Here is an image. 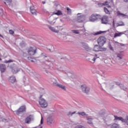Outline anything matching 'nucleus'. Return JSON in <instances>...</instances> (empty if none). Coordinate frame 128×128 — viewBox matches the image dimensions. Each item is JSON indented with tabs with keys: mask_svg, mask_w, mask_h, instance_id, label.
<instances>
[{
	"mask_svg": "<svg viewBox=\"0 0 128 128\" xmlns=\"http://www.w3.org/2000/svg\"><path fill=\"white\" fill-rule=\"evenodd\" d=\"M44 64L46 66H44V65L42 66L41 70L43 72H45L46 74H48V72H50L49 70L50 68H52V66H54V63L48 60H46L44 62Z\"/></svg>",
	"mask_w": 128,
	"mask_h": 128,
	"instance_id": "1",
	"label": "nucleus"
},
{
	"mask_svg": "<svg viewBox=\"0 0 128 128\" xmlns=\"http://www.w3.org/2000/svg\"><path fill=\"white\" fill-rule=\"evenodd\" d=\"M28 52L30 56H34L38 52V49L36 46H30L28 48Z\"/></svg>",
	"mask_w": 128,
	"mask_h": 128,
	"instance_id": "2",
	"label": "nucleus"
},
{
	"mask_svg": "<svg viewBox=\"0 0 128 128\" xmlns=\"http://www.w3.org/2000/svg\"><path fill=\"white\" fill-rule=\"evenodd\" d=\"M101 18H102V16L100 14H92L90 16L89 20H90V22H94L98 20H100Z\"/></svg>",
	"mask_w": 128,
	"mask_h": 128,
	"instance_id": "3",
	"label": "nucleus"
},
{
	"mask_svg": "<svg viewBox=\"0 0 128 128\" xmlns=\"http://www.w3.org/2000/svg\"><path fill=\"white\" fill-rule=\"evenodd\" d=\"M97 42L99 46H102L106 42V38L104 36H100L98 38Z\"/></svg>",
	"mask_w": 128,
	"mask_h": 128,
	"instance_id": "4",
	"label": "nucleus"
},
{
	"mask_svg": "<svg viewBox=\"0 0 128 128\" xmlns=\"http://www.w3.org/2000/svg\"><path fill=\"white\" fill-rule=\"evenodd\" d=\"M102 46H100V45H95L93 50L94 52H106V48H102Z\"/></svg>",
	"mask_w": 128,
	"mask_h": 128,
	"instance_id": "5",
	"label": "nucleus"
},
{
	"mask_svg": "<svg viewBox=\"0 0 128 128\" xmlns=\"http://www.w3.org/2000/svg\"><path fill=\"white\" fill-rule=\"evenodd\" d=\"M39 104L41 106V108H46L48 106V102L44 98H42V96L40 97V99L39 100Z\"/></svg>",
	"mask_w": 128,
	"mask_h": 128,
	"instance_id": "6",
	"label": "nucleus"
},
{
	"mask_svg": "<svg viewBox=\"0 0 128 128\" xmlns=\"http://www.w3.org/2000/svg\"><path fill=\"white\" fill-rule=\"evenodd\" d=\"M124 56V52L121 51L116 54V60H122V58Z\"/></svg>",
	"mask_w": 128,
	"mask_h": 128,
	"instance_id": "7",
	"label": "nucleus"
},
{
	"mask_svg": "<svg viewBox=\"0 0 128 128\" xmlns=\"http://www.w3.org/2000/svg\"><path fill=\"white\" fill-rule=\"evenodd\" d=\"M24 112H26V106H22L18 110L16 111V114L18 116H20V114H22Z\"/></svg>",
	"mask_w": 128,
	"mask_h": 128,
	"instance_id": "8",
	"label": "nucleus"
},
{
	"mask_svg": "<svg viewBox=\"0 0 128 128\" xmlns=\"http://www.w3.org/2000/svg\"><path fill=\"white\" fill-rule=\"evenodd\" d=\"M86 16L84 15L78 16L76 18V22H84V20H86Z\"/></svg>",
	"mask_w": 128,
	"mask_h": 128,
	"instance_id": "9",
	"label": "nucleus"
},
{
	"mask_svg": "<svg viewBox=\"0 0 128 128\" xmlns=\"http://www.w3.org/2000/svg\"><path fill=\"white\" fill-rule=\"evenodd\" d=\"M82 88L83 92L85 94H88L90 92V87L86 86V85H82Z\"/></svg>",
	"mask_w": 128,
	"mask_h": 128,
	"instance_id": "10",
	"label": "nucleus"
},
{
	"mask_svg": "<svg viewBox=\"0 0 128 128\" xmlns=\"http://www.w3.org/2000/svg\"><path fill=\"white\" fill-rule=\"evenodd\" d=\"M80 44H82V46L83 47V48H84V50H86L87 52H90V50H92V48L88 46V45L86 44V43L81 42Z\"/></svg>",
	"mask_w": 128,
	"mask_h": 128,
	"instance_id": "11",
	"label": "nucleus"
},
{
	"mask_svg": "<svg viewBox=\"0 0 128 128\" xmlns=\"http://www.w3.org/2000/svg\"><path fill=\"white\" fill-rule=\"evenodd\" d=\"M102 24H106L108 22V16H104L101 18Z\"/></svg>",
	"mask_w": 128,
	"mask_h": 128,
	"instance_id": "12",
	"label": "nucleus"
},
{
	"mask_svg": "<svg viewBox=\"0 0 128 128\" xmlns=\"http://www.w3.org/2000/svg\"><path fill=\"white\" fill-rule=\"evenodd\" d=\"M32 120H34V116L30 115L25 119L26 124H30Z\"/></svg>",
	"mask_w": 128,
	"mask_h": 128,
	"instance_id": "13",
	"label": "nucleus"
},
{
	"mask_svg": "<svg viewBox=\"0 0 128 128\" xmlns=\"http://www.w3.org/2000/svg\"><path fill=\"white\" fill-rule=\"evenodd\" d=\"M54 123V120L52 116H48L47 118V124H48L50 125Z\"/></svg>",
	"mask_w": 128,
	"mask_h": 128,
	"instance_id": "14",
	"label": "nucleus"
},
{
	"mask_svg": "<svg viewBox=\"0 0 128 128\" xmlns=\"http://www.w3.org/2000/svg\"><path fill=\"white\" fill-rule=\"evenodd\" d=\"M6 66L4 64H0V72L2 74H4V72H6Z\"/></svg>",
	"mask_w": 128,
	"mask_h": 128,
	"instance_id": "15",
	"label": "nucleus"
},
{
	"mask_svg": "<svg viewBox=\"0 0 128 128\" xmlns=\"http://www.w3.org/2000/svg\"><path fill=\"white\" fill-rule=\"evenodd\" d=\"M30 12L32 14H34L36 16V10L34 8V6H30Z\"/></svg>",
	"mask_w": 128,
	"mask_h": 128,
	"instance_id": "16",
	"label": "nucleus"
},
{
	"mask_svg": "<svg viewBox=\"0 0 128 128\" xmlns=\"http://www.w3.org/2000/svg\"><path fill=\"white\" fill-rule=\"evenodd\" d=\"M20 68H18L16 67L13 68L12 70V72L14 74H18V72H20Z\"/></svg>",
	"mask_w": 128,
	"mask_h": 128,
	"instance_id": "17",
	"label": "nucleus"
},
{
	"mask_svg": "<svg viewBox=\"0 0 128 128\" xmlns=\"http://www.w3.org/2000/svg\"><path fill=\"white\" fill-rule=\"evenodd\" d=\"M47 26L48 28L50 30L53 32H56V33H58V30H56L55 28H54L52 26H51L50 25H47Z\"/></svg>",
	"mask_w": 128,
	"mask_h": 128,
	"instance_id": "18",
	"label": "nucleus"
},
{
	"mask_svg": "<svg viewBox=\"0 0 128 128\" xmlns=\"http://www.w3.org/2000/svg\"><path fill=\"white\" fill-rule=\"evenodd\" d=\"M116 16H120L121 18H126V15L122 13V12L120 11H117V12H116Z\"/></svg>",
	"mask_w": 128,
	"mask_h": 128,
	"instance_id": "19",
	"label": "nucleus"
},
{
	"mask_svg": "<svg viewBox=\"0 0 128 128\" xmlns=\"http://www.w3.org/2000/svg\"><path fill=\"white\" fill-rule=\"evenodd\" d=\"M16 77L14 76H10L9 78V82H12V84H14V82H16Z\"/></svg>",
	"mask_w": 128,
	"mask_h": 128,
	"instance_id": "20",
	"label": "nucleus"
},
{
	"mask_svg": "<svg viewBox=\"0 0 128 128\" xmlns=\"http://www.w3.org/2000/svg\"><path fill=\"white\" fill-rule=\"evenodd\" d=\"M124 26V22L122 23H116L114 24V22H113V26H114V28H118V26Z\"/></svg>",
	"mask_w": 128,
	"mask_h": 128,
	"instance_id": "21",
	"label": "nucleus"
},
{
	"mask_svg": "<svg viewBox=\"0 0 128 128\" xmlns=\"http://www.w3.org/2000/svg\"><path fill=\"white\" fill-rule=\"evenodd\" d=\"M56 86H58L60 88L64 90H66V86L64 85L58 84H56Z\"/></svg>",
	"mask_w": 128,
	"mask_h": 128,
	"instance_id": "22",
	"label": "nucleus"
},
{
	"mask_svg": "<svg viewBox=\"0 0 128 128\" xmlns=\"http://www.w3.org/2000/svg\"><path fill=\"white\" fill-rule=\"evenodd\" d=\"M104 114H106V112H104L100 111L98 113V116H101L102 118H103V120H104Z\"/></svg>",
	"mask_w": 128,
	"mask_h": 128,
	"instance_id": "23",
	"label": "nucleus"
},
{
	"mask_svg": "<svg viewBox=\"0 0 128 128\" xmlns=\"http://www.w3.org/2000/svg\"><path fill=\"white\" fill-rule=\"evenodd\" d=\"M86 119L88 120V124H93L92 120H94V118H89V117H86Z\"/></svg>",
	"mask_w": 128,
	"mask_h": 128,
	"instance_id": "24",
	"label": "nucleus"
},
{
	"mask_svg": "<svg viewBox=\"0 0 128 128\" xmlns=\"http://www.w3.org/2000/svg\"><path fill=\"white\" fill-rule=\"evenodd\" d=\"M114 120H121L122 122H123L124 120V118L122 117H118V116H114Z\"/></svg>",
	"mask_w": 128,
	"mask_h": 128,
	"instance_id": "25",
	"label": "nucleus"
},
{
	"mask_svg": "<svg viewBox=\"0 0 128 128\" xmlns=\"http://www.w3.org/2000/svg\"><path fill=\"white\" fill-rule=\"evenodd\" d=\"M109 4H110V3L106 1L104 2L102 4V5L103 6H107V8H110V6H108Z\"/></svg>",
	"mask_w": 128,
	"mask_h": 128,
	"instance_id": "26",
	"label": "nucleus"
},
{
	"mask_svg": "<svg viewBox=\"0 0 128 128\" xmlns=\"http://www.w3.org/2000/svg\"><path fill=\"white\" fill-rule=\"evenodd\" d=\"M124 34V32L116 33L114 34V38H118V36H122Z\"/></svg>",
	"mask_w": 128,
	"mask_h": 128,
	"instance_id": "27",
	"label": "nucleus"
},
{
	"mask_svg": "<svg viewBox=\"0 0 128 128\" xmlns=\"http://www.w3.org/2000/svg\"><path fill=\"white\" fill-rule=\"evenodd\" d=\"M12 2V0H4V4H6V6H9L10 4Z\"/></svg>",
	"mask_w": 128,
	"mask_h": 128,
	"instance_id": "28",
	"label": "nucleus"
},
{
	"mask_svg": "<svg viewBox=\"0 0 128 128\" xmlns=\"http://www.w3.org/2000/svg\"><path fill=\"white\" fill-rule=\"evenodd\" d=\"M50 80L52 82L53 84H55L56 86V84H58V82L56 81V80L54 78H51Z\"/></svg>",
	"mask_w": 128,
	"mask_h": 128,
	"instance_id": "29",
	"label": "nucleus"
},
{
	"mask_svg": "<svg viewBox=\"0 0 128 128\" xmlns=\"http://www.w3.org/2000/svg\"><path fill=\"white\" fill-rule=\"evenodd\" d=\"M52 14H56V16H62V12L60 10H57L56 12H54Z\"/></svg>",
	"mask_w": 128,
	"mask_h": 128,
	"instance_id": "30",
	"label": "nucleus"
},
{
	"mask_svg": "<svg viewBox=\"0 0 128 128\" xmlns=\"http://www.w3.org/2000/svg\"><path fill=\"white\" fill-rule=\"evenodd\" d=\"M104 32H106V31H99L95 34H92L94 36H98V34H104Z\"/></svg>",
	"mask_w": 128,
	"mask_h": 128,
	"instance_id": "31",
	"label": "nucleus"
},
{
	"mask_svg": "<svg viewBox=\"0 0 128 128\" xmlns=\"http://www.w3.org/2000/svg\"><path fill=\"white\" fill-rule=\"evenodd\" d=\"M78 114H80V116H86V114L84 112H78Z\"/></svg>",
	"mask_w": 128,
	"mask_h": 128,
	"instance_id": "32",
	"label": "nucleus"
},
{
	"mask_svg": "<svg viewBox=\"0 0 128 128\" xmlns=\"http://www.w3.org/2000/svg\"><path fill=\"white\" fill-rule=\"evenodd\" d=\"M100 58V56L97 54H95L94 56V58L92 60L94 62H96V58Z\"/></svg>",
	"mask_w": 128,
	"mask_h": 128,
	"instance_id": "33",
	"label": "nucleus"
},
{
	"mask_svg": "<svg viewBox=\"0 0 128 128\" xmlns=\"http://www.w3.org/2000/svg\"><path fill=\"white\" fill-rule=\"evenodd\" d=\"M40 56L42 58H48V54H46V52H42Z\"/></svg>",
	"mask_w": 128,
	"mask_h": 128,
	"instance_id": "34",
	"label": "nucleus"
},
{
	"mask_svg": "<svg viewBox=\"0 0 128 128\" xmlns=\"http://www.w3.org/2000/svg\"><path fill=\"white\" fill-rule=\"evenodd\" d=\"M104 12H106V14H110V10H108L107 8L104 7Z\"/></svg>",
	"mask_w": 128,
	"mask_h": 128,
	"instance_id": "35",
	"label": "nucleus"
},
{
	"mask_svg": "<svg viewBox=\"0 0 128 128\" xmlns=\"http://www.w3.org/2000/svg\"><path fill=\"white\" fill-rule=\"evenodd\" d=\"M67 76L70 78H74V75L72 74L71 73H68Z\"/></svg>",
	"mask_w": 128,
	"mask_h": 128,
	"instance_id": "36",
	"label": "nucleus"
},
{
	"mask_svg": "<svg viewBox=\"0 0 128 128\" xmlns=\"http://www.w3.org/2000/svg\"><path fill=\"white\" fill-rule=\"evenodd\" d=\"M112 41H111V42H110L108 44V46L111 50H112Z\"/></svg>",
	"mask_w": 128,
	"mask_h": 128,
	"instance_id": "37",
	"label": "nucleus"
},
{
	"mask_svg": "<svg viewBox=\"0 0 128 128\" xmlns=\"http://www.w3.org/2000/svg\"><path fill=\"white\" fill-rule=\"evenodd\" d=\"M112 128H120V124H114L112 125Z\"/></svg>",
	"mask_w": 128,
	"mask_h": 128,
	"instance_id": "38",
	"label": "nucleus"
},
{
	"mask_svg": "<svg viewBox=\"0 0 128 128\" xmlns=\"http://www.w3.org/2000/svg\"><path fill=\"white\" fill-rule=\"evenodd\" d=\"M122 122H125L128 125V116H126V119H124Z\"/></svg>",
	"mask_w": 128,
	"mask_h": 128,
	"instance_id": "39",
	"label": "nucleus"
},
{
	"mask_svg": "<svg viewBox=\"0 0 128 128\" xmlns=\"http://www.w3.org/2000/svg\"><path fill=\"white\" fill-rule=\"evenodd\" d=\"M56 19L52 21L51 22H48V23L50 24H56Z\"/></svg>",
	"mask_w": 128,
	"mask_h": 128,
	"instance_id": "40",
	"label": "nucleus"
},
{
	"mask_svg": "<svg viewBox=\"0 0 128 128\" xmlns=\"http://www.w3.org/2000/svg\"><path fill=\"white\" fill-rule=\"evenodd\" d=\"M72 32L73 34H80V32L78 30H72Z\"/></svg>",
	"mask_w": 128,
	"mask_h": 128,
	"instance_id": "41",
	"label": "nucleus"
},
{
	"mask_svg": "<svg viewBox=\"0 0 128 128\" xmlns=\"http://www.w3.org/2000/svg\"><path fill=\"white\" fill-rule=\"evenodd\" d=\"M98 74H100V76H104V71H102V70H100L98 72Z\"/></svg>",
	"mask_w": 128,
	"mask_h": 128,
	"instance_id": "42",
	"label": "nucleus"
},
{
	"mask_svg": "<svg viewBox=\"0 0 128 128\" xmlns=\"http://www.w3.org/2000/svg\"><path fill=\"white\" fill-rule=\"evenodd\" d=\"M66 10H68V14H72V10H70V8H67Z\"/></svg>",
	"mask_w": 128,
	"mask_h": 128,
	"instance_id": "43",
	"label": "nucleus"
},
{
	"mask_svg": "<svg viewBox=\"0 0 128 128\" xmlns=\"http://www.w3.org/2000/svg\"><path fill=\"white\" fill-rule=\"evenodd\" d=\"M74 128H84V126L82 125H78L76 126Z\"/></svg>",
	"mask_w": 128,
	"mask_h": 128,
	"instance_id": "44",
	"label": "nucleus"
},
{
	"mask_svg": "<svg viewBox=\"0 0 128 128\" xmlns=\"http://www.w3.org/2000/svg\"><path fill=\"white\" fill-rule=\"evenodd\" d=\"M76 114V112H68V114H67V116H70H70H72V114Z\"/></svg>",
	"mask_w": 128,
	"mask_h": 128,
	"instance_id": "45",
	"label": "nucleus"
},
{
	"mask_svg": "<svg viewBox=\"0 0 128 128\" xmlns=\"http://www.w3.org/2000/svg\"><path fill=\"white\" fill-rule=\"evenodd\" d=\"M4 62H5L6 64H8V62H12V60H6Z\"/></svg>",
	"mask_w": 128,
	"mask_h": 128,
	"instance_id": "46",
	"label": "nucleus"
},
{
	"mask_svg": "<svg viewBox=\"0 0 128 128\" xmlns=\"http://www.w3.org/2000/svg\"><path fill=\"white\" fill-rule=\"evenodd\" d=\"M9 33L10 34H14V31L12 30H9Z\"/></svg>",
	"mask_w": 128,
	"mask_h": 128,
	"instance_id": "47",
	"label": "nucleus"
},
{
	"mask_svg": "<svg viewBox=\"0 0 128 128\" xmlns=\"http://www.w3.org/2000/svg\"><path fill=\"white\" fill-rule=\"evenodd\" d=\"M44 124V118H42V116L40 124Z\"/></svg>",
	"mask_w": 128,
	"mask_h": 128,
	"instance_id": "48",
	"label": "nucleus"
},
{
	"mask_svg": "<svg viewBox=\"0 0 128 128\" xmlns=\"http://www.w3.org/2000/svg\"><path fill=\"white\" fill-rule=\"evenodd\" d=\"M117 44H118V46H124V44H122L118 42H117Z\"/></svg>",
	"mask_w": 128,
	"mask_h": 128,
	"instance_id": "49",
	"label": "nucleus"
},
{
	"mask_svg": "<svg viewBox=\"0 0 128 128\" xmlns=\"http://www.w3.org/2000/svg\"><path fill=\"white\" fill-rule=\"evenodd\" d=\"M108 31L110 32V34H112V28H110V30H108Z\"/></svg>",
	"mask_w": 128,
	"mask_h": 128,
	"instance_id": "50",
	"label": "nucleus"
},
{
	"mask_svg": "<svg viewBox=\"0 0 128 128\" xmlns=\"http://www.w3.org/2000/svg\"><path fill=\"white\" fill-rule=\"evenodd\" d=\"M66 20H70V17H66Z\"/></svg>",
	"mask_w": 128,
	"mask_h": 128,
	"instance_id": "51",
	"label": "nucleus"
},
{
	"mask_svg": "<svg viewBox=\"0 0 128 128\" xmlns=\"http://www.w3.org/2000/svg\"><path fill=\"white\" fill-rule=\"evenodd\" d=\"M49 50H50V52H54V50H52L50 49V48L49 49Z\"/></svg>",
	"mask_w": 128,
	"mask_h": 128,
	"instance_id": "52",
	"label": "nucleus"
},
{
	"mask_svg": "<svg viewBox=\"0 0 128 128\" xmlns=\"http://www.w3.org/2000/svg\"><path fill=\"white\" fill-rule=\"evenodd\" d=\"M42 4H46V1H42Z\"/></svg>",
	"mask_w": 128,
	"mask_h": 128,
	"instance_id": "53",
	"label": "nucleus"
},
{
	"mask_svg": "<svg viewBox=\"0 0 128 128\" xmlns=\"http://www.w3.org/2000/svg\"><path fill=\"white\" fill-rule=\"evenodd\" d=\"M0 37L2 38H4V36H2V34H0Z\"/></svg>",
	"mask_w": 128,
	"mask_h": 128,
	"instance_id": "54",
	"label": "nucleus"
},
{
	"mask_svg": "<svg viewBox=\"0 0 128 128\" xmlns=\"http://www.w3.org/2000/svg\"><path fill=\"white\" fill-rule=\"evenodd\" d=\"M2 122H7L6 120V119H3Z\"/></svg>",
	"mask_w": 128,
	"mask_h": 128,
	"instance_id": "55",
	"label": "nucleus"
},
{
	"mask_svg": "<svg viewBox=\"0 0 128 128\" xmlns=\"http://www.w3.org/2000/svg\"><path fill=\"white\" fill-rule=\"evenodd\" d=\"M125 2H128V0H124Z\"/></svg>",
	"mask_w": 128,
	"mask_h": 128,
	"instance_id": "56",
	"label": "nucleus"
},
{
	"mask_svg": "<svg viewBox=\"0 0 128 128\" xmlns=\"http://www.w3.org/2000/svg\"><path fill=\"white\" fill-rule=\"evenodd\" d=\"M90 58L88 59V60L90 62H92V60H90Z\"/></svg>",
	"mask_w": 128,
	"mask_h": 128,
	"instance_id": "57",
	"label": "nucleus"
},
{
	"mask_svg": "<svg viewBox=\"0 0 128 128\" xmlns=\"http://www.w3.org/2000/svg\"><path fill=\"white\" fill-rule=\"evenodd\" d=\"M80 14H81L80 13H78V14H77V16H80Z\"/></svg>",
	"mask_w": 128,
	"mask_h": 128,
	"instance_id": "58",
	"label": "nucleus"
},
{
	"mask_svg": "<svg viewBox=\"0 0 128 128\" xmlns=\"http://www.w3.org/2000/svg\"><path fill=\"white\" fill-rule=\"evenodd\" d=\"M31 62H34V60H31Z\"/></svg>",
	"mask_w": 128,
	"mask_h": 128,
	"instance_id": "59",
	"label": "nucleus"
},
{
	"mask_svg": "<svg viewBox=\"0 0 128 128\" xmlns=\"http://www.w3.org/2000/svg\"><path fill=\"white\" fill-rule=\"evenodd\" d=\"M118 86H122V84H118Z\"/></svg>",
	"mask_w": 128,
	"mask_h": 128,
	"instance_id": "60",
	"label": "nucleus"
},
{
	"mask_svg": "<svg viewBox=\"0 0 128 128\" xmlns=\"http://www.w3.org/2000/svg\"><path fill=\"white\" fill-rule=\"evenodd\" d=\"M64 58H60V60H64Z\"/></svg>",
	"mask_w": 128,
	"mask_h": 128,
	"instance_id": "61",
	"label": "nucleus"
},
{
	"mask_svg": "<svg viewBox=\"0 0 128 128\" xmlns=\"http://www.w3.org/2000/svg\"><path fill=\"white\" fill-rule=\"evenodd\" d=\"M0 60H2V58H0Z\"/></svg>",
	"mask_w": 128,
	"mask_h": 128,
	"instance_id": "62",
	"label": "nucleus"
},
{
	"mask_svg": "<svg viewBox=\"0 0 128 128\" xmlns=\"http://www.w3.org/2000/svg\"><path fill=\"white\" fill-rule=\"evenodd\" d=\"M84 32H86V29H84Z\"/></svg>",
	"mask_w": 128,
	"mask_h": 128,
	"instance_id": "63",
	"label": "nucleus"
},
{
	"mask_svg": "<svg viewBox=\"0 0 128 128\" xmlns=\"http://www.w3.org/2000/svg\"><path fill=\"white\" fill-rule=\"evenodd\" d=\"M88 34V33H85V34Z\"/></svg>",
	"mask_w": 128,
	"mask_h": 128,
	"instance_id": "64",
	"label": "nucleus"
}]
</instances>
